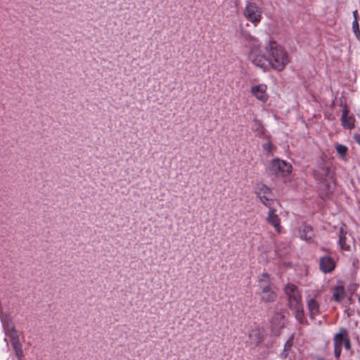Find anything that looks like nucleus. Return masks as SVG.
I'll return each instance as SVG.
<instances>
[{
    "label": "nucleus",
    "mask_w": 360,
    "mask_h": 360,
    "mask_svg": "<svg viewBox=\"0 0 360 360\" xmlns=\"http://www.w3.org/2000/svg\"><path fill=\"white\" fill-rule=\"evenodd\" d=\"M336 150L338 153L341 156V158L345 160L347 152V148L345 145L342 144H337L335 146Z\"/></svg>",
    "instance_id": "obj_24"
},
{
    "label": "nucleus",
    "mask_w": 360,
    "mask_h": 360,
    "mask_svg": "<svg viewBox=\"0 0 360 360\" xmlns=\"http://www.w3.org/2000/svg\"><path fill=\"white\" fill-rule=\"evenodd\" d=\"M252 128L256 136L263 139H269L270 138V136L266 133L263 125L259 120H254Z\"/></svg>",
    "instance_id": "obj_16"
},
{
    "label": "nucleus",
    "mask_w": 360,
    "mask_h": 360,
    "mask_svg": "<svg viewBox=\"0 0 360 360\" xmlns=\"http://www.w3.org/2000/svg\"><path fill=\"white\" fill-rule=\"evenodd\" d=\"M243 14L246 20L255 26L261 21L262 18L261 8L250 0H248L246 3Z\"/></svg>",
    "instance_id": "obj_5"
},
{
    "label": "nucleus",
    "mask_w": 360,
    "mask_h": 360,
    "mask_svg": "<svg viewBox=\"0 0 360 360\" xmlns=\"http://www.w3.org/2000/svg\"><path fill=\"white\" fill-rule=\"evenodd\" d=\"M255 193L264 206L268 208L272 207L274 203V194L266 184L257 183L255 188Z\"/></svg>",
    "instance_id": "obj_4"
},
{
    "label": "nucleus",
    "mask_w": 360,
    "mask_h": 360,
    "mask_svg": "<svg viewBox=\"0 0 360 360\" xmlns=\"http://www.w3.org/2000/svg\"><path fill=\"white\" fill-rule=\"evenodd\" d=\"M325 186L327 188V192L326 193V195L328 196L329 193H331L333 192V189L331 188V186L330 185H325Z\"/></svg>",
    "instance_id": "obj_28"
},
{
    "label": "nucleus",
    "mask_w": 360,
    "mask_h": 360,
    "mask_svg": "<svg viewBox=\"0 0 360 360\" xmlns=\"http://www.w3.org/2000/svg\"><path fill=\"white\" fill-rule=\"evenodd\" d=\"M347 112V109H346V108H344V109H343V112Z\"/></svg>",
    "instance_id": "obj_31"
},
{
    "label": "nucleus",
    "mask_w": 360,
    "mask_h": 360,
    "mask_svg": "<svg viewBox=\"0 0 360 360\" xmlns=\"http://www.w3.org/2000/svg\"><path fill=\"white\" fill-rule=\"evenodd\" d=\"M292 168L290 163L275 158L271 161L269 169L276 177H286L292 172Z\"/></svg>",
    "instance_id": "obj_3"
},
{
    "label": "nucleus",
    "mask_w": 360,
    "mask_h": 360,
    "mask_svg": "<svg viewBox=\"0 0 360 360\" xmlns=\"http://www.w3.org/2000/svg\"><path fill=\"white\" fill-rule=\"evenodd\" d=\"M249 48L248 59L255 66L266 70L267 65L276 71H282L289 63L288 53L274 41H269L263 47L255 37L247 34L245 37Z\"/></svg>",
    "instance_id": "obj_1"
},
{
    "label": "nucleus",
    "mask_w": 360,
    "mask_h": 360,
    "mask_svg": "<svg viewBox=\"0 0 360 360\" xmlns=\"http://www.w3.org/2000/svg\"><path fill=\"white\" fill-rule=\"evenodd\" d=\"M334 354L337 359H339L342 353V347L344 345L347 350L351 349V343L347 330L345 328H340L338 333L334 336Z\"/></svg>",
    "instance_id": "obj_2"
},
{
    "label": "nucleus",
    "mask_w": 360,
    "mask_h": 360,
    "mask_svg": "<svg viewBox=\"0 0 360 360\" xmlns=\"http://www.w3.org/2000/svg\"><path fill=\"white\" fill-rule=\"evenodd\" d=\"M251 94L262 103H266L269 99L267 86L265 84L254 85L250 88Z\"/></svg>",
    "instance_id": "obj_8"
},
{
    "label": "nucleus",
    "mask_w": 360,
    "mask_h": 360,
    "mask_svg": "<svg viewBox=\"0 0 360 360\" xmlns=\"http://www.w3.org/2000/svg\"><path fill=\"white\" fill-rule=\"evenodd\" d=\"M347 227L345 224H342L338 233V245L342 251H350L351 247L347 243Z\"/></svg>",
    "instance_id": "obj_11"
},
{
    "label": "nucleus",
    "mask_w": 360,
    "mask_h": 360,
    "mask_svg": "<svg viewBox=\"0 0 360 360\" xmlns=\"http://www.w3.org/2000/svg\"><path fill=\"white\" fill-rule=\"evenodd\" d=\"M294 335L292 334L288 340L284 344L283 349L281 353V357L282 359H286L290 353L292 352V347L293 345Z\"/></svg>",
    "instance_id": "obj_20"
},
{
    "label": "nucleus",
    "mask_w": 360,
    "mask_h": 360,
    "mask_svg": "<svg viewBox=\"0 0 360 360\" xmlns=\"http://www.w3.org/2000/svg\"><path fill=\"white\" fill-rule=\"evenodd\" d=\"M354 139L358 144L360 145V134H354Z\"/></svg>",
    "instance_id": "obj_29"
},
{
    "label": "nucleus",
    "mask_w": 360,
    "mask_h": 360,
    "mask_svg": "<svg viewBox=\"0 0 360 360\" xmlns=\"http://www.w3.org/2000/svg\"><path fill=\"white\" fill-rule=\"evenodd\" d=\"M352 29H353V31H354L355 35L357 37H359L360 30H359V22L357 21V19H354V20L352 22Z\"/></svg>",
    "instance_id": "obj_26"
},
{
    "label": "nucleus",
    "mask_w": 360,
    "mask_h": 360,
    "mask_svg": "<svg viewBox=\"0 0 360 360\" xmlns=\"http://www.w3.org/2000/svg\"><path fill=\"white\" fill-rule=\"evenodd\" d=\"M307 309L311 319H314L320 314V304L315 297H310L307 301Z\"/></svg>",
    "instance_id": "obj_13"
},
{
    "label": "nucleus",
    "mask_w": 360,
    "mask_h": 360,
    "mask_svg": "<svg viewBox=\"0 0 360 360\" xmlns=\"http://www.w3.org/2000/svg\"><path fill=\"white\" fill-rule=\"evenodd\" d=\"M353 16H354V19H357V11L356 10L353 11Z\"/></svg>",
    "instance_id": "obj_30"
},
{
    "label": "nucleus",
    "mask_w": 360,
    "mask_h": 360,
    "mask_svg": "<svg viewBox=\"0 0 360 360\" xmlns=\"http://www.w3.org/2000/svg\"><path fill=\"white\" fill-rule=\"evenodd\" d=\"M271 325L272 333L276 336H278L284 325L283 316L281 314H276L273 317Z\"/></svg>",
    "instance_id": "obj_14"
},
{
    "label": "nucleus",
    "mask_w": 360,
    "mask_h": 360,
    "mask_svg": "<svg viewBox=\"0 0 360 360\" xmlns=\"http://www.w3.org/2000/svg\"><path fill=\"white\" fill-rule=\"evenodd\" d=\"M266 221L274 228L277 234H281L282 233L283 227L281 226V219L276 213V210L273 207H270V208H269Z\"/></svg>",
    "instance_id": "obj_9"
},
{
    "label": "nucleus",
    "mask_w": 360,
    "mask_h": 360,
    "mask_svg": "<svg viewBox=\"0 0 360 360\" xmlns=\"http://www.w3.org/2000/svg\"><path fill=\"white\" fill-rule=\"evenodd\" d=\"M257 294L260 296V301L264 303L273 302L276 300L277 295L274 290H272L271 286L259 290Z\"/></svg>",
    "instance_id": "obj_12"
},
{
    "label": "nucleus",
    "mask_w": 360,
    "mask_h": 360,
    "mask_svg": "<svg viewBox=\"0 0 360 360\" xmlns=\"http://www.w3.org/2000/svg\"><path fill=\"white\" fill-rule=\"evenodd\" d=\"M290 309L294 311L295 317L299 323L302 325H307L308 323L302 304Z\"/></svg>",
    "instance_id": "obj_15"
},
{
    "label": "nucleus",
    "mask_w": 360,
    "mask_h": 360,
    "mask_svg": "<svg viewBox=\"0 0 360 360\" xmlns=\"http://www.w3.org/2000/svg\"><path fill=\"white\" fill-rule=\"evenodd\" d=\"M341 122L344 128L352 129L354 127L355 118L352 114H342Z\"/></svg>",
    "instance_id": "obj_19"
},
{
    "label": "nucleus",
    "mask_w": 360,
    "mask_h": 360,
    "mask_svg": "<svg viewBox=\"0 0 360 360\" xmlns=\"http://www.w3.org/2000/svg\"><path fill=\"white\" fill-rule=\"evenodd\" d=\"M345 297V288L342 285H338L333 288V298L337 302H341Z\"/></svg>",
    "instance_id": "obj_21"
},
{
    "label": "nucleus",
    "mask_w": 360,
    "mask_h": 360,
    "mask_svg": "<svg viewBox=\"0 0 360 360\" xmlns=\"http://www.w3.org/2000/svg\"><path fill=\"white\" fill-rule=\"evenodd\" d=\"M249 343L252 347H257L261 344L264 339V332L259 328H254L249 332Z\"/></svg>",
    "instance_id": "obj_10"
},
{
    "label": "nucleus",
    "mask_w": 360,
    "mask_h": 360,
    "mask_svg": "<svg viewBox=\"0 0 360 360\" xmlns=\"http://www.w3.org/2000/svg\"><path fill=\"white\" fill-rule=\"evenodd\" d=\"M269 139H270V138L269 139H266V142L262 144V148L266 153H273L274 147H273V144H272L271 141Z\"/></svg>",
    "instance_id": "obj_25"
},
{
    "label": "nucleus",
    "mask_w": 360,
    "mask_h": 360,
    "mask_svg": "<svg viewBox=\"0 0 360 360\" xmlns=\"http://www.w3.org/2000/svg\"><path fill=\"white\" fill-rule=\"evenodd\" d=\"M15 355H16L17 358L18 359V360H21L22 358L24 356V352H23L22 348H20V349L16 350L15 352Z\"/></svg>",
    "instance_id": "obj_27"
},
{
    "label": "nucleus",
    "mask_w": 360,
    "mask_h": 360,
    "mask_svg": "<svg viewBox=\"0 0 360 360\" xmlns=\"http://www.w3.org/2000/svg\"><path fill=\"white\" fill-rule=\"evenodd\" d=\"M10 338L13 348L15 352L22 348V344L20 341L17 332L14 328L11 329V330Z\"/></svg>",
    "instance_id": "obj_22"
},
{
    "label": "nucleus",
    "mask_w": 360,
    "mask_h": 360,
    "mask_svg": "<svg viewBox=\"0 0 360 360\" xmlns=\"http://www.w3.org/2000/svg\"><path fill=\"white\" fill-rule=\"evenodd\" d=\"M288 297V305L291 308L302 304V296L297 287L292 283H288L284 288Z\"/></svg>",
    "instance_id": "obj_6"
},
{
    "label": "nucleus",
    "mask_w": 360,
    "mask_h": 360,
    "mask_svg": "<svg viewBox=\"0 0 360 360\" xmlns=\"http://www.w3.org/2000/svg\"><path fill=\"white\" fill-rule=\"evenodd\" d=\"M337 266V262L329 255L323 256L319 259L320 271L325 274L332 273Z\"/></svg>",
    "instance_id": "obj_7"
},
{
    "label": "nucleus",
    "mask_w": 360,
    "mask_h": 360,
    "mask_svg": "<svg viewBox=\"0 0 360 360\" xmlns=\"http://www.w3.org/2000/svg\"><path fill=\"white\" fill-rule=\"evenodd\" d=\"M330 168L324 162H322L314 170V176L316 179L321 181L328 176Z\"/></svg>",
    "instance_id": "obj_17"
},
{
    "label": "nucleus",
    "mask_w": 360,
    "mask_h": 360,
    "mask_svg": "<svg viewBox=\"0 0 360 360\" xmlns=\"http://www.w3.org/2000/svg\"><path fill=\"white\" fill-rule=\"evenodd\" d=\"M302 232L303 233H301V234H300L301 238L306 240L311 239V238L313 235L312 229L311 226H304L303 228Z\"/></svg>",
    "instance_id": "obj_23"
},
{
    "label": "nucleus",
    "mask_w": 360,
    "mask_h": 360,
    "mask_svg": "<svg viewBox=\"0 0 360 360\" xmlns=\"http://www.w3.org/2000/svg\"><path fill=\"white\" fill-rule=\"evenodd\" d=\"M257 283V286L259 290L271 286V280L269 274L266 272L262 273L258 277Z\"/></svg>",
    "instance_id": "obj_18"
}]
</instances>
